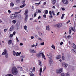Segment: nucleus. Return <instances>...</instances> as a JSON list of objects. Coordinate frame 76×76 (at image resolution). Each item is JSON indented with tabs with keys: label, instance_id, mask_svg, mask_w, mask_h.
Returning a JSON list of instances; mask_svg holds the SVG:
<instances>
[{
	"label": "nucleus",
	"instance_id": "680f3d73",
	"mask_svg": "<svg viewBox=\"0 0 76 76\" xmlns=\"http://www.w3.org/2000/svg\"><path fill=\"white\" fill-rule=\"evenodd\" d=\"M13 34L15 35V34H16V31H14V32H13Z\"/></svg>",
	"mask_w": 76,
	"mask_h": 76
},
{
	"label": "nucleus",
	"instance_id": "5fc2aeb1",
	"mask_svg": "<svg viewBox=\"0 0 76 76\" xmlns=\"http://www.w3.org/2000/svg\"><path fill=\"white\" fill-rule=\"evenodd\" d=\"M38 39H39V40H40V41H42V39H41L40 38H39Z\"/></svg>",
	"mask_w": 76,
	"mask_h": 76
},
{
	"label": "nucleus",
	"instance_id": "473e14b6",
	"mask_svg": "<svg viewBox=\"0 0 76 76\" xmlns=\"http://www.w3.org/2000/svg\"><path fill=\"white\" fill-rule=\"evenodd\" d=\"M29 75L30 76H34V74H33V73L31 74V73H29Z\"/></svg>",
	"mask_w": 76,
	"mask_h": 76
},
{
	"label": "nucleus",
	"instance_id": "0e129e2a",
	"mask_svg": "<svg viewBox=\"0 0 76 76\" xmlns=\"http://www.w3.org/2000/svg\"><path fill=\"white\" fill-rule=\"evenodd\" d=\"M20 45L21 46H22V45H23V43H20Z\"/></svg>",
	"mask_w": 76,
	"mask_h": 76
},
{
	"label": "nucleus",
	"instance_id": "9b49d317",
	"mask_svg": "<svg viewBox=\"0 0 76 76\" xmlns=\"http://www.w3.org/2000/svg\"><path fill=\"white\" fill-rule=\"evenodd\" d=\"M62 2L64 4H67L68 3L67 0H62Z\"/></svg>",
	"mask_w": 76,
	"mask_h": 76
},
{
	"label": "nucleus",
	"instance_id": "a18cd8bd",
	"mask_svg": "<svg viewBox=\"0 0 76 76\" xmlns=\"http://www.w3.org/2000/svg\"><path fill=\"white\" fill-rule=\"evenodd\" d=\"M39 35L40 36H41V35H42V33L41 32H39Z\"/></svg>",
	"mask_w": 76,
	"mask_h": 76
},
{
	"label": "nucleus",
	"instance_id": "412c9836",
	"mask_svg": "<svg viewBox=\"0 0 76 76\" xmlns=\"http://www.w3.org/2000/svg\"><path fill=\"white\" fill-rule=\"evenodd\" d=\"M10 6L12 7H13L14 6V4L13 2H11L10 4Z\"/></svg>",
	"mask_w": 76,
	"mask_h": 76
},
{
	"label": "nucleus",
	"instance_id": "2f4dec72",
	"mask_svg": "<svg viewBox=\"0 0 76 76\" xmlns=\"http://www.w3.org/2000/svg\"><path fill=\"white\" fill-rule=\"evenodd\" d=\"M18 19H20L21 18V15H19L18 16Z\"/></svg>",
	"mask_w": 76,
	"mask_h": 76
},
{
	"label": "nucleus",
	"instance_id": "a211bd4d",
	"mask_svg": "<svg viewBox=\"0 0 76 76\" xmlns=\"http://www.w3.org/2000/svg\"><path fill=\"white\" fill-rule=\"evenodd\" d=\"M61 56L60 55H58L56 57V59L58 60V59H60V58H61Z\"/></svg>",
	"mask_w": 76,
	"mask_h": 76
},
{
	"label": "nucleus",
	"instance_id": "72a5a7b5",
	"mask_svg": "<svg viewBox=\"0 0 76 76\" xmlns=\"http://www.w3.org/2000/svg\"><path fill=\"white\" fill-rule=\"evenodd\" d=\"M20 58H25V55H23L20 57Z\"/></svg>",
	"mask_w": 76,
	"mask_h": 76
},
{
	"label": "nucleus",
	"instance_id": "864d4df0",
	"mask_svg": "<svg viewBox=\"0 0 76 76\" xmlns=\"http://www.w3.org/2000/svg\"><path fill=\"white\" fill-rule=\"evenodd\" d=\"M8 12H9V13L10 14L11 13V11H10V10H8Z\"/></svg>",
	"mask_w": 76,
	"mask_h": 76
},
{
	"label": "nucleus",
	"instance_id": "37998d69",
	"mask_svg": "<svg viewBox=\"0 0 76 76\" xmlns=\"http://www.w3.org/2000/svg\"><path fill=\"white\" fill-rule=\"evenodd\" d=\"M69 34H71V32H72V30H71V29H69Z\"/></svg>",
	"mask_w": 76,
	"mask_h": 76
},
{
	"label": "nucleus",
	"instance_id": "6ab92c4d",
	"mask_svg": "<svg viewBox=\"0 0 76 76\" xmlns=\"http://www.w3.org/2000/svg\"><path fill=\"white\" fill-rule=\"evenodd\" d=\"M12 40H10L8 41V44H9V45H10V44H12Z\"/></svg>",
	"mask_w": 76,
	"mask_h": 76
},
{
	"label": "nucleus",
	"instance_id": "e433bc0d",
	"mask_svg": "<svg viewBox=\"0 0 76 76\" xmlns=\"http://www.w3.org/2000/svg\"><path fill=\"white\" fill-rule=\"evenodd\" d=\"M52 15L53 16H56V14H54V11H52Z\"/></svg>",
	"mask_w": 76,
	"mask_h": 76
},
{
	"label": "nucleus",
	"instance_id": "7c9ffc66",
	"mask_svg": "<svg viewBox=\"0 0 76 76\" xmlns=\"http://www.w3.org/2000/svg\"><path fill=\"white\" fill-rule=\"evenodd\" d=\"M25 1L23 0V1H22V4L23 5V4H25Z\"/></svg>",
	"mask_w": 76,
	"mask_h": 76
},
{
	"label": "nucleus",
	"instance_id": "423d86ee",
	"mask_svg": "<svg viewBox=\"0 0 76 76\" xmlns=\"http://www.w3.org/2000/svg\"><path fill=\"white\" fill-rule=\"evenodd\" d=\"M13 53L14 56H16H16H20V54H21V52H20L19 53L18 52H17L16 53V52L15 51H13Z\"/></svg>",
	"mask_w": 76,
	"mask_h": 76
},
{
	"label": "nucleus",
	"instance_id": "39448f33",
	"mask_svg": "<svg viewBox=\"0 0 76 76\" xmlns=\"http://www.w3.org/2000/svg\"><path fill=\"white\" fill-rule=\"evenodd\" d=\"M52 57V56L50 54L49 55V58L50 59V60L49 61V64H50V66H51V64L53 63L52 62H53V59L52 58H51V57Z\"/></svg>",
	"mask_w": 76,
	"mask_h": 76
},
{
	"label": "nucleus",
	"instance_id": "9d476101",
	"mask_svg": "<svg viewBox=\"0 0 76 76\" xmlns=\"http://www.w3.org/2000/svg\"><path fill=\"white\" fill-rule=\"evenodd\" d=\"M16 17V15L15 14H13L11 15L10 18L12 19H15Z\"/></svg>",
	"mask_w": 76,
	"mask_h": 76
},
{
	"label": "nucleus",
	"instance_id": "09e8293b",
	"mask_svg": "<svg viewBox=\"0 0 76 76\" xmlns=\"http://www.w3.org/2000/svg\"><path fill=\"white\" fill-rule=\"evenodd\" d=\"M4 32H6V31H7V28L5 29L4 30Z\"/></svg>",
	"mask_w": 76,
	"mask_h": 76
},
{
	"label": "nucleus",
	"instance_id": "ea45409f",
	"mask_svg": "<svg viewBox=\"0 0 76 76\" xmlns=\"http://www.w3.org/2000/svg\"><path fill=\"white\" fill-rule=\"evenodd\" d=\"M41 45H44V42H43L42 43L40 44Z\"/></svg>",
	"mask_w": 76,
	"mask_h": 76
},
{
	"label": "nucleus",
	"instance_id": "f704fd0d",
	"mask_svg": "<svg viewBox=\"0 0 76 76\" xmlns=\"http://www.w3.org/2000/svg\"><path fill=\"white\" fill-rule=\"evenodd\" d=\"M12 23H13L14 24H15V23H16V20H13L12 21Z\"/></svg>",
	"mask_w": 76,
	"mask_h": 76
},
{
	"label": "nucleus",
	"instance_id": "f3484780",
	"mask_svg": "<svg viewBox=\"0 0 76 76\" xmlns=\"http://www.w3.org/2000/svg\"><path fill=\"white\" fill-rule=\"evenodd\" d=\"M28 15H26V16L25 18L24 19L25 20V21L24 22L25 23H26V22H27V19H28Z\"/></svg>",
	"mask_w": 76,
	"mask_h": 76
},
{
	"label": "nucleus",
	"instance_id": "bf43d9fd",
	"mask_svg": "<svg viewBox=\"0 0 76 76\" xmlns=\"http://www.w3.org/2000/svg\"><path fill=\"white\" fill-rule=\"evenodd\" d=\"M74 27H76V23L75 22L74 23Z\"/></svg>",
	"mask_w": 76,
	"mask_h": 76
},
{
	"label": "nucleus",
	"instance_id": "79ce46f5",
	"mask_svg": "<svg viewBox=\"0 0 76 76\" xmlns=\"http://www.w3.org/2000/svg\"><path fill=\"white\" fill-rule=\"evenodd\" d=\"M62 58L63 60H65V58L64 57V56H62Z\"/></svg>",
	"mask_w": 76,
	"mask_h": 76
},
{
	"label": "nucleus",
	"instance_id": "69168bd1",
	"mask_svg": "<svg viewBox=\"0 0 76 76\" xmlns=\"http://www.w3.org/2000/svg\"><path fill=\"white\" fill-rule=\"evenodd\" d=\"M70 22V20H69L67 21V22L66 23H69V22Z\"/></svg>",
	"mask_w": 76,
	"mask_h": 76
},
{
	"label": "nucleus",
	"instance_id": "4468645a",
	"mask_svg": "<svg viewBox=\"0 0 76 76\" xmlns=\"http://www.w3.org/2000/svg\"><path fill=\"white\" fill-rule=\"evenodd\" d=\"M46 30L47 31H50V26L48 25V26H46Z\"/></svg>",
	"mask_w": 76,
	"mask_h": 76
},
{
	"label": "nucleus",
	"instance_id": "a878e982",
	"mask_svg": "<svg viewBox=\"0 0 76 76\" xmlns=\"http://www.w3.org/2000/svg\"><path fill=\"white\" fill-rule=\"evenodd\" d=\"M13 37V34H11L10 35V38H12Z\"/></svg>",
	"mask_w": 76,
	"mask_h": 76
},
{
	"label": "nucleus",
	"instance_id": "13d9d810",
	"mask_svg": "<svg viewBox=\"0 0 76 76\" xmlns=\"http://www.w3.org/2000/svg\"><path fill=\"white\" fill-rule=\"evenodd\" d=\"M45 69H46V67L45 66L44 67L43 71H44L45 70Z\"/></svg>",
	"mask_w": 76,
	"mask_h": 76
},
{
	"label": "nucleus",
	"instance_id": "4be33fe9",
	"mask_svg": "<svg viewBox=\"0 0 76 76\" xmlns=\"http://www.w3.org/2000/svg\"><path fill=\"white\" fill-rule=\"evenodd\" d=\"M13 30V27H11L10 29V31L12 32Z\"/></svg>",
	"mask_w": 76,
	"mask_h": 76
},
{
	"label": "nucleus",
	"instance_id": "6e6d98bb",
	"mask_svg": "<svg viewBox=\"0 0 76 76\" xmlns=\"http://www.w3.org/2000/svg\"><path fill=\"white\" fill-rule=\"evenodd\" d=\"M20 70H21V71H23V69H22V67H21V68H20Z\"/></svg>",
	"mask_w": 76,
	"mask_h": 76
},
{
	"label": "nucleus",
	"instance_id": "3c124183",
	"mask_svg": "<svg viewBox=\"0 0 76 76\" xmlns=\"http://www.w3.org/2000/svg\"><path fill=\"white\" fill-rule=\"evenodd\" d=\"M61 76H65V75L64 74V73L61 74Z\"/></svg>",
	"mask_w": 76,
	"mask_h": 76
},
{
	"label": "nucleus",
	"instance_id": "c9c22d12",
	"mask_svg": "<svg viewBox=\"0 0 76 76\" xmlns=\"http://www.w3.org/2000/svg\"><path fill=\"white\" fill-rule=\"evenodd\" d=\"M51 47H52L53 48V49H54L55 50V49H56V48H55V46H54V45H52V46H51Z\"/></svg>",
	"mask_w": 76,
	"mask_h": 76
},
{
	"label": "nucleus",
	"instance_id": "bb28decb",
	"mask_svg": "<svg viewBox=\"0 0 76 76\" xmlns=\"http://www.w3.org/2000/svg\"><path fill=\"white\" fill-rule=\"evenodd\" d=\"M64 15H65V14H62V17L61 18V19H63V18L64 17Z\"/></svg>",
	"mask_w": 76,
	"mask_h": 76
},
{
	"label": "nucleus",
	"instance_id": "e2e57ef3",
	"mask_svg": "<svg viewBox=\"0 0 76 76\" xmlns=\"http://www.w3.org/2000/svg\"><path fill=\"white\" fill-rule=\"evenodd\" d=\"M34 36H31V39H34Z\"/></svg>",
	"mask_w": 76,
	"mask_h": 76
},
{
	"label": "nucleus",
	"instance_id": "4c0bfd02",
	"mask_svg": "<svg viewBox=\"0 0 76 76\" xmlns=\"http://www.w3.org/2000/svg\"><path fill=\"white\" fill-rule=\"evenodd\" d=\"M42 68H41L40 69L39 72L42 73Z\"/></svg>",
	"mask_w": 76,
	"mask_h": 76
},
{
	"label": "nucleus",
	"instance_id": "de8ad7c7",
	"mask_svg": "<svg viewBox=\"0 0 76 76\" xmlns=\"http://www.w3.org/2000/svg\"><path fill=\"white\" fill-rule=\"evenodd\" d=\"M15 14H19V12H15Z\"/></svg>",
	"mask_w": 76,
	"mask_h": 76
},
{
	"label": "nucleus",
	"instance_id": "7ed1b4c3",
	"mask_svg": "<svg viewBox=\"0 0 76 76\" xmlns=\"http://www.w3.org/2000/svg\"><path fill=\"white\" fill-rule=\"evenodd\" d=\"M36 56L38 58H40V57H41V56H42V58L45 57V56L43 53H41V52H39L36 54Z\"/></svg>",
	"mask_w": 76,
	"mask_h": 76
},
{
	"label": "nucleus",
	"instance_id": "49530a36",
	"mask_svg": "<svg viewBox=\"0 0 76 76\" xmlns=\"http://www.w3.org/2000/svg\"><path fill=\"white\" fill-rule=\"evenodd\" d=\"M68 38H69V39L70 38H71V36L70 35H69L68 36H67Z\"/></svg>",
	"mask_w": 76,
	"mask_h": 76
},
{
	"label": "nucleus",
	"instance_id": "5701e85b",
	"mask_svg": "<svg viewBox=\"0 0 76 76\" xmlns=\"http://www.w3.org/2000/svg\"><path fill=\"white\" fill-rule=\"evenodd\" d=\"M69 29H71V30H72V31H74L75 32V28H74L72 27V28H69Z\"/></svg>",
	"mask_w": 76,
	"mask_h": 76
},
{
	"label": "nucleus",
	"instance_id": "aec40b11",
	"mask_svg": "<svg viewBox=\"0 0 76 76\" xmlns=\"http://www.w3.org/2000/svg\"><path fill=\"white\" fill-rule=\"evenodd\" d=\"M25 6H26V4H23V5L20 6V8H23V7H25Z\"/></svg>",
	"mask_w": 76,
	"mask_h": 76
},
{
	"label": "nucleus",
	"instance_id": "0eeeda50",
	"mask_svg": "<svg viewBox=\"0 0 76 76\" xmlns=\"http://www.w3.org/2000/svg\"><path fill=\"white\" fill-rule=\"evenodd\" d=\"M37 13H41V11H40L39 10L37 9L36 10V12L34 13V17H36L37 16Z\"/></svg>",
	"mask_w": 76,
	"mask_h": 76
},
{
	"label": "nucleus",
	"instance_id": "6e6552de",
	"mask_svg": "<svg viewBox=\"0 0 76 76\" xmlns=\"http://www.w3.org/2000/svg\"><path fill=\"white\" fill-rule=\"evenodd\" d=\"M30 52L31 53H37V51L34 50V49H31L30 50H29Z\"/></svg>",
	"mask_w": 76,
	"mask_h": 76
},
{
	"label": "nucleus",
	"instance_id": "338daca9",
	"mask_svg": "<svg viewBox=\"0 0 76 76\" xmlns=\"http://www.w3.org/2000/svg\"><path fill=\"white\" fill-rule=\"evenodd\" d=\"M59 13H60L59 12H58V13H57V15L58 16V15H59Z\"/></svg>",
	"mask_w": 76,
	"mask_h": 76
},
{
	"label": "nucleus",
	"instance_id": "1a4fd4ad",
	"mask_svg": "<svg viewBox=\"0 0 76 76\" xmlns=\"http://www.w3.org/2000/svg\"><path fill=\"white\" fill-rule=\"evenodd\" d=\"M63 71V69L61 68L59 69H58L56 70V73L58 74H60Z\"/></svg>",
	"mask_w": 76,
	"mask_h": 76
},
{
	"label": "nucleus",
	"instance_id": "603ef678",
	"mask_svg": "<svg viewBox=\"0 0 76 76\" xmlns=\"http://www.w3.org/2000/svg\"><path fill=\"white\" fill-rule=\"evenodd\" d=\"M52 12H51V11H49V14H50V15H52Z\"/></svg>",
	"mask_w": 76,
	"mask_h": 76
},
{
	"label": "nucleus",
	"instance_id": "f257e3e1",
	"mask_svg": "<svg viewBox=\"0 0 76 76\" xmlns=\"http://www.w3.org/2000/svg\"><path fill=\"white\" fill-rule=\"evenodd\" d=\"M11 72L12 74L14 76L17 75L18 73V69L15 67L12 68Z\"/></svg>",
	"mask_w": 76,
	"mask_h": 76
},
{
	"label": "nucleus",
	"instance_id": "8fccbe9b",
	"mask_svg": "<svg viewBox=\"0 0 76 76\" xmlns=\"http://www.w3.org/2000/svg\"><path fill=\"white\" fill-rule=\"evenodd\" d=\"M45 14H48V10H46L45 11Z\"/></svg>",
	"mask_w": 76,
	"mask_h": 76
},
{
	"label": "nucleus",
	"instance_id": "ddd939ff",
	"mask_svg": "<svg viewBox=\"0 0 76 76\" xmlns=\"http://www.w3.org/2000/svg\"><path fill=\"white\" fill-rule=\"evenodd\" d=\"M56 26H57L58 28H59L62 26V24H61V23H58L56 25Z\"/></svg>",
	"mask_w": 76,
	"mask_h": 76
},
{
	"label": "nucleus",
	"instance_id": "a19ab883",
	"mask_svg": "<svg viewBox=\"0 0 76 76\" xmlns=\"http://www.w3.org/2000/svg\"><path fill=\"white\" fill-rule=\"evenodd\" d=\"M43 16L45 18H46V16H47V15H46L45 14V15H43Z\"/></svg>",
	"mask_w": 76,
	"mask_h": 76
},
{
	"label": "nucleus",
	"instance_id": "20e7f679",
	"mask_svg": "<svg viewBox=\"0 0 76 76\" xmlns=\"http://www.w3.org/2000/svg\"><path fill=\"white\" fill-rule=\"evenodd\" d=\"M2 55L3 56V55H5L6 58H8L9 55H8L7 52V50H6V49H5L4 50V52L3 53Z\"/></svg>",
	"mask_w": 76,
	"mask_h": 76
},
{
	"label": "nucleus",
	"instance_id": "58836bf2",
	"mask_svg": "<svg viewBox=\"0 0 76 76\" xmlns=\"http://www.w3.org/2000/svg\"><path fill=\"white\" fill-rule=\"evenodd\" d=\"M15 10H19V8L18 7H16L15 8Z\"/></svg>",
	"mask_w": 76,
	"mask_h": 76
},
{
	"label": "nucleus",
	"instance_id": "052dcab7",
	"mask_svg": "<svg viewBox=\"0 0 76 76\" xmlns=\"http://www.w3.org/2000/svg\"><path fill=\"white\" fill-rule=\"evenodd\" d=\"M63 42H61L60 43V44L61 45H63Z\"/></svg>",
	"mask_w": 76,
	"mask_h": 76
},
{
	"label": "nucleus",
	"instance_id": "c03bdc74",
	"mask_svg": "<svg viewBox=\"0 0 76 76\" xmlns=\"http://www.w3.org/2000/svg\"><path fill=\"white\" fill-rule=\"evenodd\" d=\"M16 40L17 42H19V39L17 37H16Z\"/></svg>",
	"mask_w": 76,
	"mask_h": 76
},
{
	"label": "nucleus",
	"instance_id": "f8f14e48",
	"mask_svg": "<svg viewBox=\"0 0 76 76\" xmlns=\"http://www.w3.org/2000/svg\"><path fill=\"white\" fill-rule=\"evenodd\" d=\"M62 66L63 67H67V64H66V63H65V62H63L62 64Z\"/></svg>",
	"mask_w": 76,
	"mask_h": 76
},
{
	"label": "nucleus",
	"instance_id": "2eb2a0df",
	"mask_svg": "<svg viewBox=\"0 0 76 76\" xmlns=\"http://www.w3.org/2000/svg\"><path fill=\"white\" fill-rule=\"evenodd\" d=\"M28 10H26L25 11V14L26 15H26H27V16H28Z\"/></svg>",
	"mask_w": 76,
	"mask_h": 76
},
{
	"label": "nucleus",
	"instance_id": "4d7b16f0",
	"mask_svg": "<svg viewBox=\"0 0 76 76\" xmlns=\"http://www.w3.org/2000/svg\"><path fill=\"white\" fill-rule=\"evenodd\" d=\"M66 76H69V72H67V74H66Z\"/></svg>",
	"mask_w": 76,
	"mask_h": 76
},
{
	"label": "nucleus",
	"instance_id": "c756f323",
	"mask_svg": "<svg viewBox=\"0 0 76 76\" xmlns=\"http://www.w3.org/2000/svg\"><path fill=\"white\" fill-rule=\"evenodd\" d=\"M27 26H24V29H25V30H27Z\"/></svg>",
	"mask_w": 76,
	"mask_h": 76
},
{
	"label": "nucleus",
	"instance_id": "393cba45",
	"mask_svg": "<svg viewBox=\"0 0 76 76\" xmlns=\"http://www.w3.org/2000/svg\"><path fill=\"white\" fill-rule=\"evenodd\" d=\"M19 26H20V23H18L17 24V28H19Z\"/></svg>",
	"mask_w": 76,
	"mask_h": 76
},
{
	"label": "nucleus",
	"instance_id": "b1692460",
	"mask_svg": "<svg viewBox=\"0 0 76 76\" xmlns=\"http://www.w3.org/2000/svg\"><path fill=\"white\" fill-rule=\"evenodd\" d=\"M41 1H40L39 3H36L35 4L36 5V6H38V5H39V4H41Z\"/></svg>",
	"mask_w": 76,
	"mask_h": 76
},
{
	"label": "nucleus",
	"instance_id": "f03ea898",
	"mask_svg": "<svg viewBox=\"0 0 76 76\" xmlns=\"http://www.w3.org/2000/svg\"><path fill=\"white\" fill-rule=\"evenodd\" d=\"M72 46L74 49L72 50V51L73 53L75 54L76 53V45L74 43H72Z\"/></svg>",
	"mask_w": 76,
	"mask_h": 76
},
{
	"label": "nucleus",
	"instance_id": "774afa93",
	"mask_svg": "<svg viewBox=\"0 0 76 76\" xmlns=\"http://www.w3.org/2000/svg\"><path fill=\"white\" fill-rule=\"evenodd\" d=\"M31 46L32 47H35V45H31Z\"/></svg>",
	"mask_w": 76,
	"mask_h": 76
},
{
	"label": "nucleus",
	"instance_id": "cd10ccee",
	"mask_svg": "<svg viewBox=\"0 0 76 76\" xmlns=\"http://www.w3.org/2000/svg\"><path fill=\"white\" fill-rule=\"evenodd\" d=\"M38 61H39V66H40L41 65V64H42V63H41V62L40 61V60H38Z\"/></svg>",
	"mask_w": 76,
	"mask_h": 76
},
{
	"label": "nucleus",
	"instance_id": "dca6fc26",
	"mask_svg": "<svg viewBox=\"0 0 76 76\" xmlns=\"http://www.w3.org/2000/svg\"><path fill=\"white\" fill-rule=\"evenodd\" d=\"M52 2L53 3V5H54L55 4V3L57 2V0H52Z\"/></svg>",
	"mask_w": 76,
	"mask_h": 76
},
{
	"label": "nucleus",
	"instance_id": "c85d7f7f",
	"mask_svg": "<svg viewBox=\"0 0 76 76\" xmlns=\"http://www.w3.org/2000/svg\"><path fill=\"white\" fill-rule=\"evenodd\" d=\"M16 2L17 3H20V0H16Z\"/></svg>",
	"mask_w": 76,
	"mask_h": 76
}]
</instances>
